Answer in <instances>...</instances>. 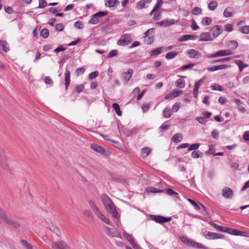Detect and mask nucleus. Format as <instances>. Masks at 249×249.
Masks as SVG:
<instances>
[{"mask_svg":"<svg viewBox=\"0 0 249 249\" xmlns=\"http://www.w3.org/2000/svg\"><path fill=\"white\" fill-rule=\"evenodd\" d=\"M101 199L107 211L112 215L113 217L116 219L118 218V213L111 199L106 194H102Z\"/></svg>","mask_w":249,"mask_h":249,"instance_id":"f257e3e1","label":"nucleus"},{"mask_svg":"<svg viewBox=\"0 0 249 249\" xmlns=\"http://www.w3.org/2000/svg\"><path fill=\"white\" fill-rule=\"evenodd\" d=\"M108 12H99L93 15L91 19L89 20V23L90 24H96L101 21V18L107 15Z\"/></svg>","mask_w":249,"mask_h":249,"instance_id":"f03ea898","label":"nucleus"},{"mask_svg":"<svg viewBox=\"0 0 249 249\" xmlns=\"http://www.w3.org/2000/svg\"><path fill=\"white\" fill-rule=\"evenodd\" d=\"M0 167L4 170L8 167V159L4 150L0 148Z\"/></svg>","mask_w":249,"mask_h":249,"instance_id":"7ed1b4c3","label":"nucleus"},{"mask_svg":"<svg viewBox=\"0 0 249 249\" xmlns=\"http://www.w3.org/2000/svg\"><path fill=\"white\" fill-rule=\"evenodd\" d=\"M2 220L6 224L12 226L14 228H18L20 226V223L18 220L10 217L6 214L5 215Z\"/></svg>","mask_w":249,"mask_h":249,"instance_id":"20e7f679","label":"nucleus"},{"mask_svg":"<svg viewBox=\"0 0 249 249\" xmlns=\"http://www.w3.org/2000/svg\"><path fill=\"white\" fill-rule=\"evenodd\" d=\"M131 36L129 34H126L121 36L117 44L119 46H126L131 42Z\"/></svg>","mask_w":249,"mask_h":249,"instance_id":"39448f33","label":"nucleus"},{"mask_svg":"<svg viewBox=\"0 0 249 249\" xmlns=\"http://www.w3.org/2000/svg\"><path fill=\"white\" fill-rule=\"evenodd\" d=\"M90 147L94 151L99 153L103 155L108 156L111 154V152L110 151L108 150H106L105 148L96 144H91L90 145Z\"/></svg>","mask_w":249,"mask_h":249,"instance_id":"423d86ee","label":"nucleus"},{"mask_svg":"<svg viewBox=\"0 0 249 249\" xmlns=\"http://www.w3.org/2000/svg\"><path fill=\"white\" fill-rule=\"evenodd\" d=\"M51 247L53 249H71L70 246L63 240L53 242Z\"/></svg>","mask_w":249,"mask_h":249,"instance_id":"0eeeda50","label":"nucleus"},{"mask_svg":"<svg viewBox=\"0 0 249 249\" xmlns=\"http://www.w3.org/2000/svg\"><path fill=\"white\" fill-rule=\"evenodd\" d=\"M209 224L214 228L217 231L223 232H226L229 234H231L232 228H228L226 227H223L221 226H220L219 225H217L215 223H214L213 222H209Z\"/></svg>","mask_w":249,"mask_h":249,"instance_id":"6e6552de","label":"nucleus"},{"mask_svg":"<svg viewBox=\"0 0 249 249\" xmlns=\"http://www.w3.org/2000/svg\"><path fill=\"white\" fill-rule=\"evenodd\" d=\"M203 234L207 239L209 240L222 239L224 237L223 234L209 231L205 232Z\"/></svg>","mask_w":249,"mask_h":249,"instance_id":"1a4fd4ad","label":"nucleus"},{"mask_svg":"<svg viewBox=\"0 0 249 249\" xmlns=\"http://www.w3.org/2000/svg\"><path fill=\"white\" fill-rule=\"evenodd\" d=\"M233 54V52L230 50H220L216 52L215 53L213 54L210 56H208V57H217L222 56L230 55Z\"/></svg>","mask_w":249,"mask_h":249,"instance_id":"9d476101","label":"nucleus"},{"mask_svg":"<svg viewBox=\"0 0 249 249\" xmlns=\"http://www.w3.org/2000/svg\"><path fill=\"white\" fill-rule=\"evenodd\" d=\"M151 217L152 220L155 221L157 223H159L160 224L167 222L171 220V217L166 218L160 215H151Z\"/></svg>","mask_w":249,"mask_h":249,"instance_id":"9b49d317","label":"nucleus"},{"mask_svg":"<svg viewBox=\"0 0 249 249\" xmlns=\"http://www.w3.org/2000/svg\"><path fill=\"white\" fill-rule=\"evenodd\" d=\"M223 27L220 25H217L213 27L211 29V33L213 38H215L217 37L223 32Z\"/></svg>","mask_w":249,"mask_h":249,"instance_id":"f8f14e48","label":"nucleus"},{"mask_svg":"<svg viewBox=\"0 0 249 249\" xmlns=\"http://www.w3.org/2000/svg\"><path fill=\"white\" fill-rule=\"evenodd\" d=\"M178 21H175L174 19H166L160 22H158L156 24L159 26L163 27H167L169 26L174 25L177 23Z\"/></svg>","mask_w":249,"mask_h":249,"instance_id":"ddd939ff","label":"nucleus"},{"mask_svg":"<svg viewBox=\"0 0 249 249\" xmlns=\"http://www.w3.org/2000/svg\"><path fill=\"white\" fill-rule=\"evenodd\" d=\"M233 194L232 190L228 187L224 188L222 190V196L227 199L231 198L233 196Z\"/></svg>","mask_w":249,"mask_h":249,"instance_id":"4468645a","label":"nucleus"},{"mask_svg":"<svg viewBox=\"0 0 249 249\" xmlns=\"http://www.w3.org/2000/svg\"><path fill=\"white\" fill-rule=\"evenodd\" d=\"M214 38H213V36L211 35V33L209 32H204L202 33L200 35V39L199 41H208L213 40Z\"/></svg>","mask_w":249,"mask_h":249,"instance_id":"2eb2a0df","label":"nucleus"},{"mask_svg":"<svg viewBox=\"0 0 249 249\" xmlns=\"http://www.w3.org/2000/svg\"><path fill=\"white\" fill-rule=\"evenodd\" d=\"M186 54L191 58H198L201 56V53L195 49L188 50Z\"/></svg>","mask_w":249,"mask_h":249,"instance_id":"dca6fc26","label":"nucleus"},{"mask_svg":"<svg viewBox=\"0 0 249 249\" xmlns=\"http://www.w3.org/2000/svg\"><path fill=\"white\" fill-rule=\"evenodd\" d=\"M107 234L112 237H120V235L115 229H111L109 227L106 228Z\"/></svg>","mask_w":249,"mask_h":249,"instance_id":"f3484780","label":"nucleus"},{"mask_svg":"<svg viewBox=\"0 0 249 249\" xmlns=\"http://www.w3.org/2000/svg\"><path fill=\"white\" fill-rule=\"evenodd\" d=\"M203 83L202 79L197 81L195 84L194 89L193 90V95L195 98H197L198 96V89Z\"/></svg>","mask_w":249,"mask_h":249,"instance_id":"a211bd4d","label":"nucleus"},{"mask_svg":"<svg viewBox=\"0 0 249 249\" xmlns=\"http://www.w3.org/2000/svg\"><path fill=\"white\" fill-rule=\"evenodd\" d=\"M45 226L47 228H49L50 229V230L52 232L54 233L57 236L60 237L61 236V232H60L59 228L55 225H54L53 224H51V225H46Z\"/></svg>","mask_w":249,"mask_h":249,"instance_id":"6ab92c4d","label":"nucleus"},{"mask_svg":"<svg viewBox=\"0 0 249 249\" xmlns=\"http://www.w3.org/2000/svg\"><path fill=\"white\" fill-rule=\"evenodd\" d=\"M231 234L236 236H241L249 237V234L244 231H240L232 228Z\"/></svg>","mask_w":249,"mask_h":249,"instance_id":"aec40b11","label":"nucleus"},{"mask_svg":"<svg viewBox=\"0 0 249 249\" xmlns=\"http://www.w3.org/2000/svg\"><path fill=\"white\" fill-rule=\"evenodd\" d=\"M120 1L118 0H105L106 6L107 7H113L118 5Z\"/></svg>","mask_w":249,"mask_h":249,"instance_id":"412c9836","label":"nucleus"},{"mask_svg":"<svg viewBox=\"0 0 249 249\" xmlns=\"http://www.w3.org/2000/svg\"><path fill=\"white\" fill-rule=\"evenodd\" d=\"M96 215L102 221L107 224L110 225L109 220L99 210L95 213Z\"/></svg>","mask_w":249,"mask_h":249,"instance_id":"4be33fe9","label":"nucleus"},{"mask_svg":"<svg viewBox=\"0 0 249 249\" xmlns=\"http://www.w3.org/2000/svg\"><path fill=\"white\" fill-rule=\"evenodd\" d=\"M197 37V36L196 35H185L182 36L181 37L179 38V40L180 41H185L188 40H195L196 39Z\"/></svg>","mask_w":249,"mask_h":249,"instance_id":"5701e85b","label":"nucleus"},{"mask_svg":"<svg viewBox=\"0 0 249 249\" xmlns=\"http://www.w3.org/2000/svg\"><path fill=\"white\" fill-rule=\"evenodd\" d=\"M152 149L148 147H145L141 149V153L142 157H147L151 152Z\"/></svg>","mask_w":249,"mask_h":249,"instance_id":"b1692460","label":"nucleus"},{"mask_svg":"<svg viewBox=\"0 0 249 249\" xmlns=\"http://www.w3.org/2000/svg\"><path fill=\"white\" fill-rule=\"evenodd\" d=\"M164 47L158 48L155 50H152L149 52L150 56L155 55L157 56L164 52Z\"/></svg>","mask_w":249,"mask_h":249,"instance_id":"393cba45","label":"nucleus"},{"mask_svg":"<svg viewBox=\"0 0 249 249\" xmlns=\"http://www.w3.org/2000/svg\"><path fill=\"white\" fill-rule=\"evenodd\" d=\"M163 1L162 0H157L156 3L154 6V8L150 13V15H152L157 9L161 7L162 5Z\"/></svg>","mask_w":249,"mask_h":249,"instance_id":"a878e982","label":"nucleus"},{"mask_svg":"<svg viewBox=\"0 0 249 249\" xmlns=\"http://www.w3.org/2000/svg\"><path fill=\"white\" fill-rule=\"evenodd\" d=\"M0 47L2 48V50L5 52H8L10 50L8 43L5 40H0Z\"/></svg>","mask_w":249,"mask_h":249,"instance_id":"bb28decb","label":"nucleus"},{"mask_svg":"<svg viewBox=\"0 0 249 249\" xmlns=\"http://www.w3.org/2000/svg\"><path fill=\"white\" fill-rule=\"evenodd\" d=\"M183 139V136L180 133H177L175 134L172 138V140L176 142H179L182 141Z\"/></svg>","mask_w":249,"mask_h":249,"instance_id":"cd10ccee","label":"nucleus"},{"mask_svg":"<svg viewBox=\"0 0 249 249\" xmlns=\"http://www.w3.org/2000/svg\"><path fill=\"white\" fill-rule=\"evenodd\" d=\"M232 8L231 7L227 8L224 11L223 16L225 18H230L232 16Z\"/></svg>","mask_w":249,"mask_h":249,"instance_id":"c85d7f7f","label":"nucleus"},{"mask_svg":"<svg viewBox=\"0 0 249 249\" xmlns=\"http://www.w3.org/2000/svg\"><path fill=\"white\" fill-rule=\"evenodd\" d=\"M172 112L173 111L170 108L166 107L164 109L163 111V116L165 118H169L171 117L172 114Z\"/></svg>","mask_w":249,"mask_h":249,"instance_id":"c756f323","label":"nucleus"},{"mask_svg":"<svg viewBox=\"0 0 249 249\" xmlns=\"http://www.w3.org/2000/svg\"><path fill=\"white\" fill-rule=\"evenodd\" d=\"M178 53L176 51H172L168 53L166 55L165 57L167 59H171L175 58L178 54Z\"/></svg>","mask_w":249,"mask_h":249,"instance_id":"7c9ffc66","label":"nucleus"},{"mask_svg":"<svg viewBox=\"0 0 249 249\" xmlns=\"http://www.w3.org/2000/svg\"><path fill=\"white\" fill-rule=\"evenodd\" d=\"M235 63L238 66L240 71H242L244 68L248 67V65L244 63L241 60H237L236 61Z\"/></svg>","mask_w":249,"mask_h":249,"instance_id":"2f4dec72","label":"nucleus"},{"mask_svg":"<svg viewBox=\"0 0 249 249\" xmlns=\"http://www.w3.org/2000/svg\"><path fill=\"white\" fill-rule=\"evenodd\" d=\"M171 94L173 97H177L180 96L182 94L183 91L182 90H179L177 89H174L171 92Z\"/></svg>","mask_w":249,"mask_h":249,"instance_id":"473e14b6","label":"nucleus"},{"mask_svg":"<svg viewBox=\"0 0 249 249\" xmlns=\"http://www.w3.org/2000/svg\"><path fill=\"white\" fill-rule=\"evenodd\" d=\"M217 2L215 1L210 2L208 4V8L211 11L214 10L217 7Z\"/></svg>","mask_w":249,"mask_h":249,"instance_id":"72a5a7b5","label":"nucleus"},{"mask_svg":"<svg viewBox=\"0 0 249 249\" xmlns=\"http://www.w3.org/2000/svg\"><path fill=\"white\" fill-rule=\"evenodd\" d=\"M176 85L179 88H183L185 86V83L183 79H178L176 82Z\"/></svg>","mask_w":249,"mask_h":249,"instance_id":"f704fd0d","label":"nucleus"},{"mask_svg":"<svg viewBox=\"0 0 249 249\" xmlns=\"http://www.w3.org/2000/svg\"><path fill=\"white\" fill-rule=\"evenodd\" d=\"M145 1L143 0H141L138 1L136 5V8L138 10H140L145 8Z\"/></svg>","mask_w":249,"mask_h":249,"instance_id":"c9c22d12","label":"nucleus"},{"mask_svg":"<svg viewBox=\"0 0 249 249\" xmlns=\"http://www.w3.org/2000/svg\"><path fill=\"white\" fill-rule=\"evenodd\" d=\"M112 107L114 110L115 111L116 114L118 116H121L122 115V112L120 110L119 105L117 103H114L112 105Z\"/></svg>","mask_w":249,"mask_h":249,"instance_id":"e433bc0d","label":"nucleus"},{"mask_svg":"<svg viewBox=\"0 0 249 249\" xmlns=\"http://www.w3.org/2000/svg\"><path fill=\"white\" fill-rule=\"evenodd\" d=\"M202 156V153L198 150L193 151L191 153V157L195 159L200 158Z\"/></svg>","mask_w":249,"mask_h":249,"instance_id":"4c0bfd02","label":"nucleus"},{"mask_svg":"<svg viewBox=\"0 0 249 249\" xmlns=\"http://www.w3.org/2000/svg\"><path fill=\"white\" fill-rule=\"evenodd\" d=\"M190 246L195 248H198V249H201V248L205 249V248H204L203 247L202 245H201L198 243L196 242L195 241H193L192 240H191V242L190 244Z\"/></svg>","mask_w":249,"mask_h":249,"instance_id":"58836bf2","label":"nucleus"},{"mask_svg":"<svg viewBox=\"0 0 249 249\" xmlns=\"http://www.w3.org/2000/svg\"><path fill=\"white\" fill-rule=\"evenodd\" d=\"M40 35V36L43 37L44 38H46L49 36V31L47 29H43L42 30H41Z\"/></svg>","mask_w":249,"mask_h":249,"instance_id":"ea45409f","label":"nucleus"},{"mask_svg":"<svg viewBox=\"0 0 249 249\" xmlns=\"http://www.w3.org/2000/svg\"><path fill=\"white\" fill-rule=\"evenodd\" d=\"M212 21L211 18L205 17L203 18L201 23L203 25H209L212 23Z\"/></svg>","mask_w":249,"mask_h":249,"instance_id":"a19ab883","label":"nucleus"},{"mask_svg":"<svg viewBox=\"0 0 249 249\" xmlns=\"http://www.w3.org/2000/svg\"><path fill=\"white\" fill-rule=\"evenodd\" d=\"M89 204L90 207L92 209L95 214L99 211V209L96 207V206L92 201H89Z\"/></svg>","mask_w":249,"mask_h":249,"instance_id":"79ce46f5","label":"nucleus"},{"mask_svg":"<svg viewBox=\"0 0 249 249\" xmlns=\"http://www.w3.org/2000/svg\"><path fill=\"white\" fill-rule=\"evenodd\" d=\"M179 239L184 244L190 246L191 240L184 236H180Z\"/></svg>","mask_w":249,"mask_h":249,"instance_id":"37998d69","label":"nucleus"},{"mask_svg":"<svg viewBox=\"0 0 249 249\" xmlns=\"http://www.w3.org/2000/svg\"><path fill=\"white\" fill-rule=\"evenodd\" d=\"M196 120L201 124L205 125L207 123V120L204 117H196Z\"/></svg>","mask_w":249,"mask_h":249,"instance_id":"c03bdc74","label":"nucleus"},{"mask_svg":"<svg viewBox=\"0 0 249 249\" xmlns=\"http://www.w3.org/2000/svg\"><path fill=\"white\" fill-rule=\"evenodd\" d=\"M21 243L23 246L25 247L26 249H32L33 247L32 245L28 243V242L26 240H22L21 241Z\"/></svg>","mask_w":249,"mask_h":249,"instance_id":"a18cd8bd","label":"nucleus"},{"mask_svg":"<svg viewBox=\"0 0 249 249\" xmlns=\"http://www.w3.org/2000/svg\"><path fill=\"white\" fill-rule=\"evenodd\" d=\"M210 88L212 90H214L222 91L224 89L222 86L218 84L212 85Z\"/></svg>","mask_w":249,"mask_h":249,"instance_id":"49530a36","label":"nucleus"},{"mask_svg":"<svg viewBox=\"0 0 249 249\" xmlns=\"http://www.w3.org/2000/svg\"><path fill=\"white\" fill-rule=\"evenodd\" d=\"M240 31L243 34H249V26L246 25L241 27L240 28Z\"/></svg>","mask_w":249,"mask_h":249,"instance_id":"de8ad7c7","label":"nucleus"},{"mask_svg":"<svg viewBox=\"0 0 249 249\" xmlns=\"http://www.w3.org/2000/svg\"><path fill=\"white\" fill-rule=\"evenodd\" d=\"M133 70L131 69H129L127 72H125L124 73L123 76L124 78H131L132 76Z\"/></svg>","mask_w":249,"mask_h":249,"instance_id":"09e8293b","label":"nucleus"},{"mask_svg":"<svg viewBox=\"0 0 249 249\" xmlns=\"http://www.w3.org/2000/svg\"><path fill=\"white\" fill-rule=\"evenodd\" d=\"M180 103L179 102H176L172 107V111L174 112H177L180 108Z\"/></svg>","mask_w":249,"mask_h":249,"instance_id":"8fccbe9b","label":"nucleus"},{"mask_svg":"<svg viewBox=\"0 0 249 249\" xmlns=\"http://www.w3.org/2000/svg\"><path fill=\"white\" fill-rule=\"evenodd\" d=\"M170 126V124L168 123V122H166L161 125L160 128L163 131H165L169 128Z\"/></svg>","mask_w":249,"mask_h":249,"instance_id":"3c124183","label":"nucleus"},{"mask_svg":"<svg viewBox=\"0 0 249 249\" xmlns=\"http://www.w3.org/2000/svg\"><path fill=\"white\" fill-rule=\"evenodd\" d=\"M202 13V10L201 9L199 8V7H195L193 9V11H192V13L193 14L195 15H200Z\"/></svg>","mask_w":249,"mask_h":249,"instance_id":"603ef678","label":"nucleus"},{"mask_svg":"<svg viewBox=\"0 0 249 249\" xmlns=\"http://www.w3.org/2000/svg\"><path fill=\"white\" fill-rule=\"evenodd\" d=\"M199 144L198 143H194L191 144L188 148V151H192L197 149L199 146Z\"/></svg>","mask_w":249,"mask_h":249,"instance_id":"864d4df0","label":"nucleus"},{"mask_svg":"<svg viewBox=\"0 0 249 249\" xmlns=\"http://www.w3.org/2000/svg\"><path fill=\"white\" fill-rule=\"evenodd\" d=\"M124 236L129 241L130 244L134 241L132 236L127 233H124Z\"/></svg>","mask_w":249,"mask_h":249,"instance_id":"5fc2aeb1","label":"nucleus"},{"mask_svg":"<svg viewBox=\"0 0 249 249\" xmlns=\"http://www.w3.org/2000/svg\"><path fill=\"white\" fill-rule=\"evenodd\" d=\"M154 32V28H151L148 29L147 31H146L144 33V37L146 38L150 37L149 36L151 35V34H153Z\"/></svg>","mask_w":249,"mask_h":249,"instance_id":"6e6d98bb","label":"nucleus"},{"mask_svg":"<svg viewBox=\"0 0 249 249\" xmlns=\"http://www.w3.org/2000/svg\"><path fill=\"white\" fill-rule=\"evenodd\" d=\"M219 133L218 131L216 129H214L212 132V136L213 138L217 140L219 138Z\"/></svg>","mask_w":249,"mask_h":249,"instance_id":"4d7b16f0","label":"nucleus"},{"mask_svg":"<svg viewBox=\"0 0 249 249\" xmlns=\"http://www.w3.org/2000/svg\"><path fill=\"white\" fill-rule=\"evenodd\" d=\"M215 151V146L213 145H210L208 150L206 152L207 154H213Z\"/></svg>","mask_w":249,"mask_h":249,"instance_id":"13d9d810","label":"nucleus"},{"mask_svg":"<svg viewBox=\"0 0 249 249\" xmlns=\"http://www.w3.org/2000/svg\"><path fill=\"white\" fill-rule=\"evenodd\" d=\"M166 193L169 196L175 195V196H176V197L177 198H178V194L177 193H176V192H175L173 190H172V189H167L166 190Z\"/></svg>","mask_w":249,"mask_h":249,"instance_id":"bf43d9fd","label":"nucleus"},{"mask_svg":"<svg viewBox=\"0 0 249 249\" xmlns=\"http://www.w3.org/2000/svg\"><path fill=\"white\" fill-rule=\"evenodd\" d=\"M118 51L116 50H111L107 55L108 58H111L117 55Z\"/></svg>","mask_w":249,"mask_h":249,"instance_id":"052dcab7","label":"nucleus"},{"mask_svg":"<svg viewBox=\"0 0 249 249\" xmlns=\"http://www.w3.org/2000/svg\"><path fill=\"white\" fill-rule=\"evenodd\" d=\"M150 104L149 103H144L143 104L142 106V109L143 112H145L147 111L150 107Z\"/></svg>","mask_w":249,"mask_h":249,"instance_id":"680f3d73","label":"nucleus"},{"mask_svg":"<svg viewBox=\"0 0 249 249\" xmlns=\"http://www.w3.org/2000/svg\"><path fill=\"white\" fill-rule=\"evenodd\" d=\"M74 27L78 29H82L83 28V24L81 21H77L74 23Z\"/></svg>","mask_w":249,"mask_h":249,"instance_id":"e2e57ef3","label":"nucleus"},{"mask_svg":"<svg viewBox=\"0 0 249 249\" xmlns=\"http://www.w3.org/2000/svg\"><path fill=\"white\" fill-rule=\"evenodd\" d=\"M225 30L227 32H231L233 31L232 24H228L225 25L224 26Z\"/></svg>","mask_w":249,"mask_h":249,"instance_id":"0e129e2a","label":"nucleus"},{"mask_svg":"<svg viewBox=\"0 0 249 249\" xmlns=\"http://www.w3.org/2000/svg\"><path fill=\"white\" fill-rule=\"evenodd\" d=\"M85 69L84 68H79L76 70L75 73L76 76H78L80 74L84 73Z\"/></svg>","mask_w":249,"mask_h":249,"instance_id":"69168bd1","label":"nucleus"},{"mask_svg":"<svg viewBox=\"0 0 249 249\" xmlns=\"http://www.w3.org/2000/svg\"><path fill=\"white\" fill-rule=\"evenodd\" d=\"M47 5V2L45 0H39V8H44Z\"/></svg>","mask_w":249,"mask_h":249,"instance_id":"338daca9","label":"nucleus"},{"mask_svg":"<svg viewBox=\"0 0 249 249\" xmlns=\"http://www.w3.org/2000/svg\"><path fill=\"white\" fill-rule=\"evenodd\" d=\"M64 26L62 23H58L55 25V29L56 30L61 32L64 29Z\"/></svg>","mask_w":249,"mask_h":249,"instance_id":"774afa93","label":"nucleus"}]
</instances>
